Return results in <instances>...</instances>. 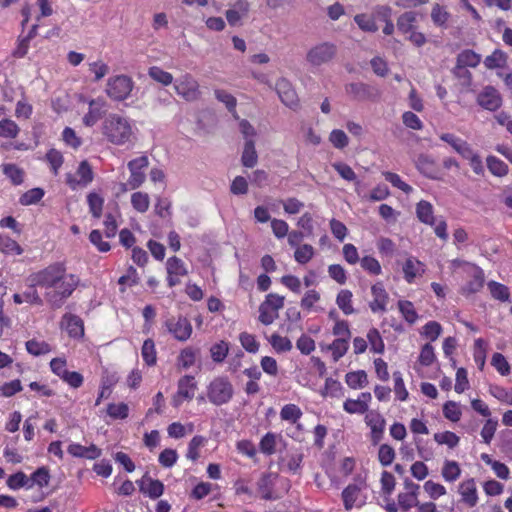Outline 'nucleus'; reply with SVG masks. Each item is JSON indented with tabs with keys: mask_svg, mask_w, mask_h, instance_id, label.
Segmentation results:
<instances>
[{
	"mask_svg": "<svg viewBox=\"0 0 512 512\" xmlns=\"http://www.w3.org/2000/svg\"><path fill=\"white\" fill-rule=\"evenodd\" d=\"M27 281H33L45 289L44 299L50 308L55 310L61 308L72 295L80 279L75 274H67L65 265L56 262L30 274Z\"/></svg>",
	"mask_w": 512,
	"mask_h": 512,
	"instance_id": "nucleus-1",
	"label": "nucleus"
},
{
	"mask_svg": "<svg viewBox=\"0 0 512 512\" xmlns=\"http://www.w3.org/2000/svg\"><path fill=\"white\" fill-rule=\"evenodd\" d=\"M105 139L117 146H123L132 142L133 129L129 120L118 114L108 115L101 126Z\"/></svg>",
	"mask_w": 512,
	"mask_h": 512,
	"instance_id": "nucleus-2",
	"label": "nucleus"
},
{
	"mask_svg": "<svg viewBox=\"0 0 512 512\" xmlns=\"http://www.w3.org/2000/svg\"><path fill=\"white\" fill-rule=\"evenodd\" d=\"M233 395V385L225 376L214 378L207 387V398L216 406L227 404Z\"/></svg>",
	"mask_w": 512,
	"mask_h": 512,
	"instance_id": "nucleus-3",
	"label": "nucleus"
},
{
	"mask_svg": "<svg viewBox=\"0 0 512 512\" xmlns=\"http://www.w3.org/2000/svg\"><path fill=\"white\" fill-rule=\"evenodd\" d=\"M133 86L134 83L130 77L117 75L108 79L106 93L113 100L123 101L128 98Z\"/></svg>",
	"mask_w": 512,
	"mask_h": 512,
	"instance_id": "nucleus-4",
	"label": "nucleus"
},
{
	"mask_svg": "<svg viewBox=\"0 0 512 512\" xmlns=\"http://www.w3.org/2000/svg\"><path fill=\"white\" fill-rule=\"evenodd\" d=\"M337 51V46L334 43L322 42L307 52L306 60L313 66H320L333 60Z\"/></svg>",
	"mask_w": 512,
	"mask_h": 512,
	"instance_id": "nucleus-5",
	"label": "nucleus"
},
{
	"mask_svg": "<svg viewBox=\"0 0 512 512\" xmlns=\"http://www.w3.org/2000/svg\"><path fill=\"white\" fill-rule=\"evenodd\" d=\"M149 161L147 156H140L128 162V169L130 171V177L126 184H123V191H126V186L129 189L134 190L140 187L145 179L146 175L144 170L148 167Z\"/></svg>",
	"mask_w": 512,
	"mask_h": 512,
	"instance_id": "nucleus-6",
	"label": "nucleus"
},
{
	"mask_svg": "<svg viewBox=\"0 0 512 512\" xmlns=\"http://www.w3.org/2000/svg\"><path fill=\"white\" fill-rule=\"evenodd\" d=\"M197 383L193 376L185 375L178 380L177 392L172 398V405L179 407L184 400L190 401L195 395Z\"/></svg>",
	"mask_w": 512,
	"mask_h": 512,
	"instance_id": "nucleus-7",
	"label": "nucleus"
},
{
	"mask_svg": "<svg viewBox=\"0 0 512 512\" xmlns=\"http://www.w3.org/2000/svg\"><path fill=\"white\" fill-rule=\"evenodd\" d=\"M367 488L364 480L359 479L355 483L349 484L342 492V500L346 510H351L354 506H361L362 492Z\"/></svg>",
	"mask_w": 512,
	"mask_h": 512,
	"instance_id": "nucleus-8",
	"label": "nucleus"
},
{
	"mask_svg": "<svg viewBox=\"0 0 512 512\" xmlns=\"http://www.w3.org/2000/svg\"><path fill=\"white\" fill-rule=\"evenodd\" d=\"M165 326L169 333L179 341H186L192 334V325L190 321L182 316L167 319Z\"/></svg>",
	"mask_w": 512,
	"mask_h": 512,
	"instance_id": "nucleus-9",
	"label": "nucleus"
},
{
	"mask_svg": "<svg viewBox=\"0 0 512 512\" xmlns=\"http://www.w3.org/2000/svg\"><path fill=\"white\" fill-rule=\"evenodd\" d=\"M174 89L178 95L187 101L197 100L200 94L198 82L190 74H185L177 80Z\"/></svg>",
	"mask_w": 512,
	"mask_h": 512,
	"instance_id": "nucleus-10",
	"label": "nucleus"
},
{
	"mask_svg": "<svg viewBox=\"0 0 512 512\" xmlns=\"http://www.w3.org/2000/svg\"><path fill=\"white\" fill-rule=\"evenodd\" d=\"M346 93L354 100L357 101H366L372 100L375 101L379 98L380 93L378 89L375 87L361 83H350L345 87Z\"/></svg>",
	"mask_w": 512,
	"mask_h": 512,
	"instance_id": "nucleus-11",
	"label": "nucleus"
},
{
	"mask_svg": "<svg viewBox=\"0 0 512 512\" xmlns=\"http://www.w3.org/2000/svg\"><path fill=\"white\" fill-rule=\"evenodd\" d=\"M365 423L370 427V440L373 445H377L383 438L386 420L375 410L368 411L365 415Z\"/></svg>",
	"mask_w": 512,
	"mask_h": 512,
	"instance_id": "nucleus-12",
	"label": "nucleus"
},
{
	"mask_svg": "<svg viewBox=\"0 0 512 512\" xmlns=\"http://www.w3.org/2000/svg\"><path fill=\"white\" fill-rule=\"evenodd\" d=\"M502 96L493 86H485L477 95V103L483 109L496 111L502 105Z\"/></svg>",
	"mask_w": 512,
	"mask_h": 512,
	"instance_id": "nucleus-13",
	"label": "nucleus"
},
{
	"mask_svg": "<svg viewBox=\"0 0 512 512\" xmlns=\"http://www.w3.org/2000/svg\"><path fill=\"white\" fill-rule=\"evenodd\" d=\"M275 90L281 102L287 107L295 109L299 105V99L292 84L286 78H280L275 84Z\"/></svg>",
	"mask_w": 512,
	"mask_h": 512,
	"instance_id": "nucleus-14",
	"label": "nucleus"
},
{
	"mask_svg": "<svg viewBox=\"0 0 512 512\" xmlns=\"http://www.w3.org/2000/svg\"><path fill=\"white\" fill-rule=\"evenodd\" d=\"M88 112L83 117V123L87 127L94 126L106 113L107 102L104 98L98 97L89 102Z\"/></svg>",
	"mask_w": 512,
	"mask_h": 512,
	"instance_id": "nucleus-15",
	"label": "nucleus"
},
{
	"mask_svg": "<svg viewBox=\"0 0 512 512\" xmlns=\"http://www.w3.org/2000/svg\"><path fill=\"white\" fill-rule=\"evenodd\" d=\"M458 493L461 501L468 507L473 508L478 503V490L473 478L461 482L458 486Z\"/></svg>",
	"mask_w": 512,
	"mask_h": 512,
	"instance_id": "nucleus-16",
	"label": "nucleus"
},
{
	"mask_svg": "<svg viewBox=\"0 0 512 512\" xmlns=\"http://www.w3.org/2000/svg\"><path fill=\"white\" fill-rule=\"evenodd\" d=\"M76 174L79 177L78 180L73 178L72 174L66 175V183L73 189H75L77 185L86 186L93 180L92 168L86 160L79 164Z\"/></svg>",
	"mask_w": 512,
	"mask_h": 512,
	"instance_id": "nucleus-17",
	"label": "nucleus"
},
{
	"mask_svg": "<svg viewBox=\"0 0 512 512\" xmlns=\"http://www.w3.org/2000/svg\"><path fill=\"white\" fill-rule=\"evenodd\" d=\"M61 324L65 327L70 337L79 338L84 335L83 320L77 315L71 313L64 314Z\"/></svg>",
	"mask_w": 512,
	"mask_h": 512,
	"instance_id": "nucleus-18",
	"label": "nucleus"
},
{
	"mask_svg": "<svg viewBox=\"0 0 512 512\" xmlns=\"http://www.w3.org/2000/svg\"><path fill=\"white\" fill-rule=\"evenodd\" d=\"M373 301L370 302L369 307L373 312L386 310V305L389 299L388 293L384 289L382 283L378 282L371 287Z\"/></svg>",
	"mask_w": 512,
	"mask_h": 512,
	"instance_id": "nucleus-19",
	"label": "nucleus"
},
{
	"mask_svg": "<svg viewBox=\"0 0 512 512\" xmlns=\"http://www.w3.org/2000/svg\"><path fill=\"white\" fill-rule=\"evenodd\" d=\"M415 164L418 171L424 176L431 179L438 178L436 161L432 156L427 154H420L417 157Z\"/></svg>",
	"mask_w": 512,
	"mask_h": 512,
	"instance_id": "nucleus-20",
	"label": "nucleus"
},
{
	"mask_svg": "<svg viewBox=\"0 0 512 512\" xmlns=\"http://www.w3.org/2000/svg\"><path fill=\"white\" fill-rule=\"evenodd\" d=\"M469 274L472 277L463 287L464 294H474L479 292L484 285V273L476 265H470Z\"/></svg>",
	"mask_w": 512,
	"mask_h": 512,
	"instance_id": "nucleus-21",
	"label": "nucleus"
},
{
	"mask_svg": "<svg viewBox=\"0 0 512 512\" xmlns=\"http://www.w3.org/2000/svg\"><path fill=\"white\" fill-rule=\"evenodd\" d=\"M277 474L264 473L257 482V490L261 494V497L265 500L275 499L273 495V487L277 479Z\"/></svg>",
	"mask_w": 512,
	"mask_h": 512,
	"instance_id": "nucleus-22",
	"label": "nucleus"
},
{
	"mask_svg": "<svg viewBox=\"0 0 512 512\" xmlns=\"http://www.w3.org/2000/svg\"><path fill=\"white\" fill-rule=\"evenodd\" d=\"M140 491L147 494L150 498L156 499L163 494L164 485L159 480L143 477L140 482Z\"/></svg>",
	"mask_w": 512,
	"mask_h": 512,
	"instance_id": "nucleus-23",
	"label": "nucleus"
},
{
	"mask_svg": "<svg viewBox=\"0 0 512 512\" xmlns=\"http://www.w3.org/2000/svg\"><path fill=\"white\" fill-rule=\"evenodd\" d=\"M258 162V155L253 139H247L241 156V163L247 168H253Z\"/></svg>",
	"mask_w": 512,
	"mask_h": 512,
	"instance_id": "nucleus-24",
	"label": "nucleus"
},
{
	"mask_svg": "<svg viewBox=\"0 0 512 512\" xmlns=\"http://www.w3.org/2000/svg\"><path fill=\"white\" fill-rule=\"evenodd\" d=\"M68 452L73 456L84 457L88 459H95L99 457L101 453L100 449H98L95 445L85 447L75 443L69 445Z\"/></svg>",
	"mask_w": 512,
	"mask_h": 512,
	"instance_id": "nucleus-25",
	"label": "nucleus"
},
{
	"mask_svg": "<svg viewBox=\"0 0 512 512\" xmlns=\"http://www.w3.org/2000/svg\"><path fill=\"white\" fill-rule=\"evenodd\" d=\"M416 22L417 13L415 11H407L397 19V28L404 34L411 33L415 29Z\"/></svg>",
	"mask_w": 512,
	"mask_h": 512,
	"instance_id": "nucleus-26",
	"label": "nucleus"
},
{
	"mask_svg": "<svg viewBox=\"0 0 512 512\" xmlns=\"http://www.w3.org/2000/svg\"><path fill=\"white\" fill-rule=\"evenodd\" d=\"M423 271V264L413 257L408 258L403 266L404 277L408 283H412L414 278Z\"/></svg>",
	"mask_w": 512,
	"mask_h": 512,
	"instance_id": "nucleus-27",
	"label": "nucleus"
},
{
	"mask_svg": "<svg viewBox=\"0 0 512 512\" xmlns=\"http://www.w3.org/2000/svg\"><path fill=\"white\" fill-rule=\"evenodd\" d=\"M353 294L350 290H340L336 297V304L342 310L345 315H351L355 313V309L352 306Z\"/></svg>",
	"mask_w": 512,
	"mask_h": 512,
	"instance_id": "nucleus-28",
	"label": "nucleus"
},
{
	"mask_svg": "<svg viewBox=\"0 0 512 512\" xmlns=\"http://www.w3.org/2000/svg\"><path fill=\"white\" fill-rule=\"evenodd\" d=\"M416 213L418 219L421 222L429 225L435 224V219L433 216V206L431 205V203L424 200L420 201L417 204Z\"/></svg>",
	"mask_w": 512,
	"mask_h": 512,
	"instance_id": "nucleus-29",
	"label": "nucleus"
},
{
	"mask_svg": "<svg viewBox=\"0 0 512 512\" xmlns=\"http://www.w3.org/2000/svg\"><path fill=\"white\" fill-rule=\"evenodd\" d=\"M27 282L28 286L22 293L25 303L34 306H42L44 304V299L40 296V294L37 291V287L39 286L37 284H34L33 281Z\"/></svg>",
	"mask_w": 512,
	"mask_h": 512,
	"instance_id": "nucleus-30",
	"label": "nucleus"
},
{
	"mask_svg": "<svg viewBox=\"0 0 512 512\" xmlns=\"http://www.w3.org/2000/svg\"><path fill=\"white\" fill-rule=\"evenodd\" d=\"M347 385L352 389L363 388L368 384L367 374L364 370L349 372L345 376Z\"/></svg>",
	"mask_w": 512,
	"mask_h": 512,
	"instance_id": "nucleus-31",
	"label": "nucleus"
},
{
	"mask_svg": "<svg viewBox=\"0 0 512 512\" xmlns=\"http://www.w3.org/2000/svg\"><path fill=\"white\" fill-rule=\"evenodd\" d=\"M450 18V13L441 5L434 4L431 10V20L432 22L440 27L447 28V22Z\"/></svg>",
	"mask_w": 512,
	"mask_h": 512,
	"instance_id": "nucleus-32",
	"label": "nucleus"
},
{
	"mask_svg": "<svg viewBox=\"0 0 512 512\" xmlns=\"http://www.w3.org/2000/svg\"><path fill=\"white\" fill-rule=\"evenodd\" d=\"M0 251L8 255H21L23 253L21 246L7 235H0Z\"/></svg>",
	"mask_w": 512,
	"mask_h": 512,
	"instance_id": "nucleus-33",
	"label": "nucleus"
},
{
	"mask_svg": "<svg viewBox=\"0 0 512 512\" xmlns=\"http://www.w3.org/2000/svg\"><path fill=\"white\" fill-rule=\"evenodd\" d=\"M281 439V436H278L272 432H268L265 434L259 444L260 451L265 455H272L276 451L277 440Z\"/></svg>",
	"mask_w": 512,
	"mask_h": 512,
	"instance_id": "nucleus-34",
	"label": "nucleus"
},
{
	"mask_svg": "<svg viewBox=\"0 0 512 512\" xmlns=\"http://www.w3.org/2000/svg\"><path fill=\"white\" fill-rule=\"evenodd\" d=\"M6 484L12 490H18L20 488L30 489V479L22 471L10 475Z\"/></svg>",
	"mask_w": 512,
	"mask_h": 512,
	"instance_id": "nucleus-35",
	"label": "nucleus"
},
{
	"mask_svg": "<svg viewBox=\"0 0 512 512\" xmlns=\"http://www.w3.org/2000/svg\"><path fill=\"white\" fill-rule=\"evenodd\" d=\"M30 479V489L37 485L39 488L48 486L50 481V474L46 467H40L34 471Z\"/></svg>",
	"mask_w": 512,
	"mask_h": 512,
	"instance_id": "nucleus-36",
	"label": "nucleus"
},
{
	"mask_svg": "<svg viewBox=\"0 0 512 512\" xmlns=\"http://www.w3.org/2000/svg\"><path fill=\"white\" fill-rule=\"evenodd\" d=\"M487 167L489 171L497 176V177H503L508 173V166L506 163H504L502 160L495 156H488L487 157Z\"/></svg>",
	"mask_w": 512,
	"mask_h": 512,
	"instance_id": "nucleus-37",
	"label": "nucleus"
},
{
	"mask_svg": "<svg viewBox=\"0 0 512 512\" xmlns=\"http://www.w3.org/2000/svg\"><path fill=\"white\" fill-rule=\"evenodd\" d=\"M481 61L479 54L472 50H464L457 56V64L465 67H476Z\"/></svg>",
	"mask_w": 512,
	"mask_h": 512,
	"instance_id": "nucleus-38",
	"label": "nucleus"
},
{
	"mask_svg": "<svg viewBox=\"0 0 512 512\" xmlns=\"http://www.w3.org/2000/svg\"><path fill=\"white\" fill-rule=\"evenodd\" d=\"M349 348V340L345 338H336L328 347L332 352V357L335 362L342 358Z\"/></svg>",
	"mask_w": 512,
	"mask_h": 512,
	"instance_id": "nucleus-39",
	"label": "nucleus"
},
{
	"mask_svg": "<svg viewBox=\"0 0 512 512\" xmlns=\"http://www.w3.org/2000/svg\"><path fill=\"white\" fill-rule=\"evenodd\" d=\"M506 61L507 55L503 51L496 49L491 55L485 58L484 65L488 69H495L503 67Z\"/></svg>",
	"mask_w": 512,
	"mask_h": 512,
	"instance_id": "nucleus-40",
	"label": "nucleus"
},
{
	"mask_svg": "<svg viewBox=\"0 0 512 512\" xmlns=\"http://www.w3.org/2000/svg\"><path fill=\"white\" fill-rule=\"evenodd\" d=\"M461 474V469L456 461L447 460L442 468V476L448 482L456 481Z\"/></svg>",
	"mask_w": 512,
	"mask_h": 512,
	"instance_id": "nucleus-41",
	"label": "nucleus"
},
{
	"mask_svg": "<svg viewBox=\"0 0 512 512\" xmlns=\"http://www.w3.org/2000/svg\"><path fill=\"white\" fill-rule=\"evenodd\" d=\"M166 269L168 275L185 276L188 273L184 262L176 256L168 258Z\"/></svg>",
	"mask_w": 512,
	"mask_h": 512,
	"instance_id": "nucleus-42",
	"label": "nucleus"
},
{
	"mask_svg": "<svg viewBox=\"0 0 512 512\" xmlns=\"http://www.w3.org/2000/svg\"><path fill=\"white\" fill-rule=\"evenodd\" d=\"M398 308L403 316V318L410 324H413L418 319V314L414 308L412 302L408 300H400L398 301Z\"/></svg>",
	"mask_w": 512,
	"mask_h": 512,
	"instance_id": "nucleus-43",
	"label": "nucleus"
},
{
	"mask_svg": "<svg viewBox=\"0 0 512 512\" xmlns=\"http://www.w3.org/2000/svg\"><path fill=\"white\" fill-rule=\"evenodd\" d=\"M89 210L94 218L99 219L102 215L104 199L97 193H89L87 196Z\"/></svg>",
	"mask_w": 512,
	"mask_h": 512,
	"instance_id": "nucleus-44",
	"label": "nucleus"
},
{
	"mask_svg": "<svg viewBox=\"0 0 512 512\" xmlns=\"http://www.w3.org/2000/svg\"><path fill=\"white\" fill-rule=\"evenodd\" d=\"M19 132V126L13 120L5 118L0 121V137L16 138Z\"/></svg>",
	"mask_w": 512,
	"mask_h": 512,
	"instance_id": "nucleus-45",
	"label": "nucleus"
},
{
	"mask_svg": "<svg viewBox=\"0 0 512 512\" xmlns=\"http://www.w3.org/2000/svg\"><path fill=\"white\" fill-rule=\"evenodd\" d=\"M487 286L493 298L503 302L509 300L510 293L507 286L495 281L488 282Z\"/></svg>",
	"mask_w": 512,
	"mask_h": 512,
	"instance_id": "nucleus-46",
	"label": "nucleus"
},
{
	"mask_svg": "<svg viewBox=\"0 0 512 512\" xmlns=\"http://www.w3.org/2000/svg\"><path fill=\"white\" fill-rule=\"evenodd\" d=\"M302 416V412L295 404H287L282 407L280 417L282 420L296 423Z\"/></svg>",
	"mask_w": 512,
	"mask_h": 512,
	"instance_id": "nucleus-47",
	"label": "nucleus"
},
{
	"mask_svg": "<svg viewBox=\"0 0 512 512\" xmlns=\"http://www.w3.org/2000/svg\"><path fill=\"white\" fill-rule=\"evenodd\" d=\"M131 204L135 210L144 213L149 209L150 199L147 193L135 192L131 196Z\"/></svg>",
	"mask_w": 512,
	"mask_h": 512,
	"instance_id": "nucleus-48",
	"label": "nucleus"
},
{
	"mask_svg": "<svg viewBox=\"0 0 512 512\" xmlns=\"http://www.w3.org/2000/svg\"><path fill=\"white\" fill-rule=\"evenodd\" d=\"M367 339L373 352L379 354L384 352L385 345L379 331L376 328H372L368 331Z\"/></svg>",
	"mask_w": 512,
	"mask_h": 512,
	"instance_id": "nucleus-49",
	"label": "nucleus"
},
{
	"mask_svg": "<svg viewBox=\"0 0 512 512\" xmlns=\"http://www.w3.org/2000/svg\"><path fill=\"white\" fill-rule=\"evenodd\" d=\"M343 408L350 414H364L368 412V404L362 399H347L343 404Z\"/></svg>",
	"mask_w": 512,
	"mask_h": 512,
	"instance_id": "nucleus-50",
	"label": "nucleus"
},
{
	"mask_svg": "<svg viewBox=\"0 0 512 512\" xmlns=\"http://www.w3.org/2000/svg\"><path fill=\"white\" fill-rule=\"evenodd\" d=\"M3 173L12 181L14 185H20L23 182L24 172L14 164H4Z\"/></svg>",
	"mask_w": 512,
	"mask_h": 512,
	"instance_id": "nucleus-51",
	"label": "nucleus"
},
{
	"mask_svg": "<svg viewBox=\"0 0 512 512\" xmlns=\"http://www.w3.org/2000/svg\"><path fill=\"white\" fill-rule=\"evenodd\" d=\"M26 349L30 354L34 356L47 354L51 351V347L47 342L37 341L35 339L26 342Z\"/></svg>",
	"mask_w": 512,
	"mask_h": 512,
	"instance_id": "nucleus-52",
	"label": "nucleus"
},
{
	"mask_svg": "<svg viewBox=\"0 0 512 512\" xmlns=\"http://www.w3.org/2000/svg\"><path fill=\"white\" fill-rule=\"evenodd\" d=\"M141 354L147 365L152 366L156 363V349L152 339H146L144 341Z\"/></svg>",
	"mask_w": 512,
	"mask_h": 512,
	"instance_id": "nucleus-53",
	"label": "nucleus"
},
{
	"mask_svg": "<svg viewBox=\"0 0 512 512\" xmlns=\"http://www.w3.org/2000/svg\"><path fill=\"white\" fill-rule=\"evenodd\" d=\"M434 440L440 445H447L449 448H454L459 444L460 438L451 431H445L442 433H435Z\"/></svg>",
	"mask_w": 512,
	"mask_h": 512,
	"instance_id": "nucleus-54",
	"label": "nucleus"
},
{
	"mask_svg": "<svg viewBox=\"0 0 512 512\" xmlns=\"http://www.w3.org/2000/svg\"><path fill=\"white\" fill-rule=\"evenodd\" d=\"M383 176L386 181L390 182L394 187L400 189L404 193L409 194L412 192L413 188L404 182L398 174L386 171L383 172Z\"/></svg>",
	"mask_w": 512,
	"mask_h": 512,
	"instance_id": "nucleus-55",
	"label": "nucleus"
},
{
	"mask_svg": "<svg viewBox=\"0 0 512 512\" xmlns=\"http://www.w3.org/2000/svg\"><path fill=\"white\" fill-rule=\"evenodd\" d=\"M269 342L277 352H287L292 349V342L279 334H272Z\"/></svg>",
	"mask_w": 512,
	"mask_h": 512,
	"instance_id": "nucleus-56",
	"label": "nucleus"
},
{
	"mask_svg": "<svg viewBox=\"0 0 512 512\" xmlns=\"http://www.w3.org/2000/svg\"><path fill=\"white\" fill-rule=\"evenodd\" d=\"M148 75L155 81L163 84L169 85L173 81V76L169 72L164 71L160 67L153 66L149 69Z\"/></svg>",
	"mask_w": 512,
	"mask_h": 512,
	"instance_id": "nucleus-57",
	"label": "nucleus"
},
{
	"mask_svg": "<svg viewBox=\"0 0 512 512\" xmlns=\"http://www.w3.org/2000/svg\"><path fill=\"white\" fill-rule=\"evenodd\" d=\"M44 196V191L41 188H33L25 192L19 199L20 204L28 206L36 204Z\"/></svg>",
	"mask_w": 512,
	"mask_h": 512,
	"instance_id": "nucleus-58",
	"label": "nucleus"
},
{
	"mask_svg": "<svg viewBox=\"0 0 512 512\" xmlns=\"http://www.w3.org/2000/svg\"><path fill=\"white\" fill-rule=\"evenodd\" d=\"M284 296H280L275 293H270L266 296L265 300L261 303V305L265 306L274 313H278L280 309L284 306Z\"/></svg>",
	"mask_w": 512,
	"mask_h": 512,
	"instance_id": "nucleus-59",
	"label": "nucleus"
},
{
	"mask_svg": "<svg viewBox=\"0 0 512 512\" xmlns=\"http://www.w3.org/2000/svg\"><path fill=\"white\" fill-rule=\"evenodd\" d=\"M229 351V345L225 341H220L216 344H214L210 348V353L213 361L220 363L223 362L226 358Z\"/></svg>",
	"mask_w": 512,
	"mask_h": 512,
	"instance_id": "nucleus-60",
	"label": "nucleus"
},
{
	"mask_svg": "<svg viewBox=\"0 0 512 512\" xmlns=\"http://www.w3.org/2000/svg\"><path fill=\"white\" fill-rule=\"evenodd\" d=\"M242 347L249 353H256L259 350V343L253 334L242 332L239 335Z\"/></svg>",
	"mask_w": 512,
	"mask_h": 512,
	"instance_id": "nucleus-61",
	"label": "nucleus"
},
{
	"mask_svg": "<svg viewBox=\"0 0 512 512\" xmlns=\"http://www.w3.org/2000/svg\"><path fill=\"white\" fill-rule=\"evenodd\" d=\"M46 160L50 164L51 170L54 175H58L59 168L63 164V155L56 149H50L46 153Z\"/></svg>",
	"mask_w": 512,
	"mask_h": 512,
	"instance_id": "nucleus-62",
	"label": "nucleus"
},
{
	"mask_svg": "<svg viewBox=\"0 0 512 512\" xmlns=\"http://www.w3.org/2000/svg\"><path fill=\"white\" fill-rule=\"evenodd\" d=\"M395 458V450L388 444H382L379 447L378 459L383 466H389L392 464Z\"/></svg>",
	"mask_w": 512,
	"mask_h": 512,
	"instance_id": "nucleus-63",
	"label": "nucleus"
},
{
	"mask_svg": "<svg viewBox=\"0 0 512 512\" xmlns=\"http://www.w3.org/2000/svg\"><path fill=\"white\" fill-rule=\"evenodd\" d=\"M354 21L357 23L359 28L365 32H376L378 30L375 21L366 14H357L354 17Z\"/></svg>",
	"mask_w": 512,
	"mask_h": 512,
	"instance_id": "nucleus-64",
	"label": "nucleus"
}]
</instances>
